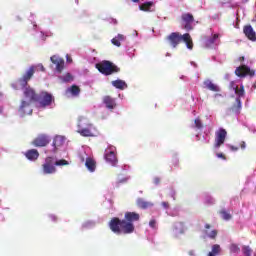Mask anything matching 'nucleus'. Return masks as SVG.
I'll return each instance as SVG.
<instances>
[{
    "label": "nucleus",
    "mask_w": 256,
    "mask_h": 256,
    "mask_svg": "<svg viewBox=\"0 0 256 256\" xmlns=\"http://www.w3.org/2000/svg\"><path fill=\"white\" fill-rule=\"evenodd\" d=\"M141 219L137 212H125L124 219L113 217L109 222V228L116 235H131L135 233V222Z\"/></svg>",
    "instance_id": "nucleus-1"
},
{
    "label": "nucleus",
    "mask_w": 256,
    "mask_h": 256,
    "mask_svg": "<svg viewBox=\"0 0 256 256\" xmlns=\"http://www.w3.org/2000/svg\"><path fill=\"white\" fill-rule=\"evenodd\" d=\"M35 66H30L29 69L22 75L21 78L18 79V83L23 89V95L26 101H30L32 103H37L39 99V94L35 91V89L29 86V82L33 79L35 75Z\"/></svg>",
    "instance_id": "nucleus-2"
},
{
    "label": "nucleus",
    "mask_w": 256,
    "mask_h": 256,
    "mask_svg": "<svg viewBox=\"0 0 256 256\" xmlns=\"http://www.w3.org/2000/svg\"><path fill=\"white\" fill-rule=\"evenodd\" d=\"M166 41L173 49H176L180 43L184 42L187 49H190V51L193 50V38H191V34L189 33L181 34L179 32H172L166 37Z\"/></svg>",
    "instance_id": "nucleus-3"
},
{
    "label": "nucleus",
    "mask_w": 256,
    "mask_h": 256,
    "mask_svg": "<svg viewBox=\"0 0 256 256\" xmlns=\"http://www.w3.org/2000/svg\"><path fill=\"white\" fill-rule=\"evenodd\" d=\"M93 129H95V127L89 118L85 116L78 117L77 133H79L81 137H93Z\"/></svg>",
    "instance_id": "nucleus-4"
},
{
    "label": "nucleus",
    "mask_w": 256,
    "mask_h": 256,
    "mask_svg": "<svg viewBox=\"0 0 256 256\" xmlns=\"http://www.w3.org/2000/svg\"><path fill=\"white\" fill-rule=\"evenodd\" d=\"M96 69L99 71V73H102V75L106 76L113 75V73H119V71H121V68L109 60H104L100 63H97Z\"/></svg>",
    "instance_id": "nucleus-5"
},
{
    "label": "nucleus",
    "mask_w": 256,
    "mask_h": 256,
    "mask_svg": "<svg viewBox=\"0 0 256 256\" xmlns=\"http://www.w3.org/2000/svg\"><path fill=\"white\" fill-rule=\"evenodd\" d=\"M36 103H38V107H40V109H45L47 107H51V105L55 103V97H53V94L49 92L42 91L38 94Z\"/></svg>",
    "instance_id": "nucleus-6"
},
{
    "label": "nucleus",
    "mask_w": 256,
    "mask_h": 256,
    "mask_svg": "<svg viewBox=\"0 0 256 256\" xmlns=\"http://www.w3.org/2000/svg\"><path fill=\"white\" fill-rule=\"evenodd\" d=\"M42 171L44 175H53L54 173H57L54 157L48 156L45 158V162L42 164Z\"/></svg>",
    "instance_id": "nucleus-7"
},
{
    "label": "nucleus",
    "mask_w": 256,
    "mask_h": 256,
    "mask_svg": "<svg viewBox=\"0 0 256 256\" xmlns=\"http://www.w3.org/2000/svg\"><path fill=\"white\" fill-rule=\"evenodd\" d=\"M195 22V17L191 13H183L181 15V25L185 31H193V23Z\"/></svg>",
    "instance_id": "nucleus-8"
},
{
    "label": "nucleus",
    "mask_w": 256,
    "mask_h": 256,
    "mask_svg": "<svg viewBox=\"0 0 256 256\" xmlns=\"http://www.w3.org/2000/svg\"><path fill=\"white\" fill-rule=\"evenodd\" d=\"M235 75L240 78L247 77V75H249V77H254L255 70H251V68H249L247 65H240L236 68Z\"/></svg>",
    "instance_id": "nucleus-9"
},
{
    "label": "nucleus",
    "mask_w": 256,
    "mask_h": 256,
    "mask_svg": "<svg viewBox=\"0 0 256 256\" xmlns=\"http://www.w3.org/2000/svg\"><path fill=\"white\" fill-rule=\"evenodd\" d=\"M215 135L216 137H215L214 147L215 149H219V147H221V145L225 143V139H227V130H225L224 128H220L215 133Z\"/></svg>",
    "instance_id": "nucleus-10"
},
{
    "label": "nucleus",
    "mask_w": 256,
    "mask_h": 256,
    "mask_svg": "<svg viewBox=\"0 0 256 256\" xmlns=\"http://www.w3.org/2000/svg\"><path fill=\"white\" fill-rule=\"evenodd\" d=\"M50 139L47 134H39L33 141L32 145L34 147H47V144L50 143Z\"/></svg>",
    "instance_id": "nucleus-11"
},
{
    "label": "nucleus",
    "mask_w": 256,
    "mask_h": 256,
    "mask_svg": "<svg viewBox=\"0 0 256 256\" xmlns=\"http://www.w3.org/2000/svg\"><path fill=\"white\" fill-rule=\"evenodd\" d=\"M51 63L55 65V70L57 73H63V69H65V60L57 55H53L50 58Z\"/></svg>",
    "instance_id": "nucleus-12"
},
{
    "label": "nucleus",
    "mask_w": 256,
    "mask_h": 256,
    "mask_svg": "<svg viewBox=\"0 0 256 256\" xmlns=\"http://www.w3.org/2000/svg\"><path fill=\"white\" fill-rule=\"evenodd\" d=\"M31 103L33 102L29 100H22L18 109L19 113H21V115H32L33 108H31Z\"/></svg>",
    "instance_id": "nucleus-13"
},
{
    "label": "nucleus",
    "mask_w": 256,
    "mask_h": 256,
    "mask_svg": "<svg viewBox=\"0 0 256 256\" xmlns=\"http://www.w3.org/2000/svg\"><path fill=\"white\" fill-rule=\"evenodd\" d=\"M243 33H244L245 37H247V39H249V41H252V42L256 41V32L253 29V26H251V24L245 25L243 27Z\"/></svg>",
    "instance_id": "nucleus-14"
},
{
    "label": "nucleus",
    "mask_w": 256,
    "mask_h": 256,
    "mask_svg": "<svg viewBox=\"0 0 256 256\" xmlns=\"http://www.w3.org/2000/svg\"><path fill=\"white\" fill-rule=\"evenodd\" d=\"M102 101L105 107L108 108L110 111H113V109L117 108V102L115 98L111 96H104Z\"/></svg>",
    "instance_id": "nucleus-15"
},
{
    "label": "nucleus",
    "mask_w": 256,
    "mask_h": 256,
    "mask_svg": "<svg viewBox=\"0 0 256 256\" xmlns=\"http://www.w3.org/2000/svg\"><path fill=\"white\" fill-rule=\"evenodd\" d=\"M104 158L107 161V163H111L113 167H115V165H117V154L115 153V151H113V150L107 151L106 150Z\"/></svg>",
    "instance_id": "nucleus-16"
},
{
    "label": "nucleus",
    "mask_w": 256,
    "mask_h": 256,
    "mask_svg": "<svg viewBox=\"0 0 256 256\" xmlns=\"http://www.w3.org/2000/svg\"><path fill=\"white\" fill-rule=\"evenodd\" d=\"M235 95H237L236 103L238 105V109H241V97H245V86L241 85L239 87H234Z\"/></svg>",
    "instance_id": "nucleus-17"
},
{
    "label": "nucleus",
    "mask_w": 256,
    "mask_h": 256,
    "mask_svg": "<svg viewBox=\"0 0 256 256\" xmlns=\"http://www.w3.org/2000/svg\"><path fill=\"white\" fill-rule=\"evenodd\" d=\"M52 145L54 147L53 152L57 153V149H59V147H63V145H65V137L56 136L53 140Z\"/></svg>",
    "instance_id": "nucleus-18"
},
{
    "label": "nucleus",
    "mask_w": 256,
    "mask_h": 256,
    "mask_svg": "<svg viewBox=\"0 0 256 256\" xmlns=\"http://www.w3.org/2000/svg\"><path fill=\"white\" fill-rule=\"evenodd\" d=\"M25 157H27L29 161H37V159H39V151H37V149L28 150L25 153Z\"/></svg>",
    "instance_id": "nucleus-19"
},
{
    "label": "nucleus",
    "mask_w": 256,
    "mask_h": 256,
    "mask_svg": "<svg viewBox=\"0 0 256 256\" xmlns=\"http://www.w3.org/2000/svg\"><path fill=\"white\" fill-rule=\"evenodd\" d=\"M112 85L115 89H120V91L127 89V83L121 79L112 81Z\"/></svg>",
    "instance_id": "nucleus-20"
},
{
    "label": "nucleus",
    "mask_w": 256,
    "mask_h": 256,
    "mask_svg": "<svg viewBox=\"0 0 256 256\" xmlns=\"http://www.w3.org/2000/svg\"><path fill=\"white\" fill-rule=\"evenodd\" d=\"M204 87L209 91H214L215 93H218V91H220L219 86L213 84L211 80L204 81Z\"/></svg>",
    "instance_id": "nucleus-21"
},
{
    "label": "nucleus",
    "mask_w": 256,
    "mask_h": 256,
    "mask_svg": "<svg viewBox=\"0 0 256 256\" xmlns=\"http://www.w3.org/2000/svg\"><path fill=\"white\" fill-rule=\"evenodd\" d=\"M137 205L140 209H149V207H153V203L144 201L141 198L137 200Z\"/></svg>",
    "instance_id": "nucleus-22"
},
{
    "label": "nucleus",
    "mask_w": 256,
    "mask_h": 256,
    "mask_svg": "<svg viewBox=\"0 0 256 256\" xmlns=\"http://www.w3.org/2000/svg\"><path fill=\"white\" fill-rule=\"evenodd\" d=\"M121 41H125V36L123 34H118L111 40L112 45H115L116 47H121Z\"/></svg>",
    "instance_id": "nucleus-23"
},
{
    "label": "nucleus",
    "mask_w": 256,
    "mask_h": 256,
    "mask_svg": "<svg viewBox=\"0 0 256 256\" xmlns=\"http://www.w3.org/2000/svg\"><path fill=\"white\" fill-rule=\"evenodd\" d=\"M221 253V245L219 244H214L212 246V251L208 253V256H216Z\"/></svg>",
    "instance_id": "nucleus-24"
},
{
    "label": "nucleus",
    "mask_w": 256,
    "mask_h": 256,
    "mask_svg": "<svg viewBox=\"0 0 256 256\" xmlns=\"http://www.w3.org/2000/svg\"><path fill=\"white\" fill-rule=\"evenodd\" d=\"M68 91L73 95L74 97H78V95L81 93V88L77 85H72Z\"/></svg>",
    "instance_id": "nucleus-25"
},
{
    "label": "nucleus",
    "mask_w": 256,
    "mask_h": 256,
    "mask_svg": "<svg viewBox=\"0 0 256 256\" xmlns=\"http://www.w3.org/2000/svg\"><path fill=\"white\" fill-rule=\"evenodd\" d=\"M87 169H89L91 171V173H93V171H95V160L91 159V158H87L86 159V163H85Z\"/></svg>",
    "instance_id": "nucleus-26"
},
{
    "label": "nucleus",
    "mask_w": 256,
    "mask_h": 256,
    "mask_svg": "<svg viewBox=\"0 0 256 256\" xmlns=\"http://www.w3.org/2000/svg\"><path fill=\"white\" fill-rule=\"evenodd\" d=\"M54 165L55 167H63L65 165H69V162L65 159L55 160L54 158Z\"/></svg>",
    "instance_id": "nucleus-27"
},
{
    "label": "nucleus",
    "mask_w": 256,
    "mask_h": 256,
    "mask_svg": "<svg viewBox=\"0 0 256 256\" xmlns=\"http://www.w3.org/2000/svg\"><path fill=\"white\" fill-rule=\"evenodd\" d=\"M153 7V2H146L140 5V11H149Z\"/></svg>",
    "instance_id": "nucleus-28"
},
{
    "label": "nucleus",
    "mask_w": 256,
    "mask_h": 256,
    "mask_svg": "<svg viewBox=\"0 0 256 256\" xmlns=\"http://www.w3.org/2000/svg\"><path fill=\"white\" fill-rule=\"evenodd\" d=\"M217 39H219V34H214L212 38H210L206 41L207 47H211V45H214V43H215V41H217Z\"/></svg>",
    "instance_id": "nucleus-29"
},
{
    "label": "nucleus",
    "mask_w": 256,
    "mask_h": 256,
    "mask_svg": "<svg viewBox=\"0 0 256 256\" xmlns=\"http://www.w3.org/2000/svg\"><path fill=\"white\" fill-rule=\"evenodd\" d=\"M242 252L245 256H251V253H253V249H251L250 246H243Z\"/></svg>",
    "instance_id": "nucleus-30"
},
{
    "label": "nucleus",
    "mask_w": 256,
    "mask_h": 256,
    "mask_svg": "<svg viewBox=\"0 0 256 256\" xmlns=\"http://www.w3.org/2000/svg\"><path fill=\"white\" fill-rule=\"evenodd\" d=\"M61 79L64 83H69L73 81V75H71V73H66Z\"/></svg>",
    "instance_id": "nucleus-31"
},
{
    "label": "nucleus",
    "mask_w": 256,
    "mask_h": 256,
    "mask_svg": "<svg viewBox=\"0 0 256 256\" xmlns=\"http://www.w3.org/2000/svg\"><path fill=\"white\" fill-rule=\"evenodd\" d=\"M229 249H230V252L232 253H241V248H239V245L237 244H231Z\"/></svg>",
    "instance_id": "nucleus-32"
},
{
    "label": "nucleus",
    "mask_w": 256,
    "mask_h": 256,
    "mask_svg": "<svg viewBox=\"0 0 256 256\" xmlns=\"http://www.w3.org/2000/svg\"><path fill=\"white\" fill-rule=\"evenodd\" d=\"M220 215L222 216V219H224L225 221H229V219H231V214H229V212L225 210H221Z\"/></svg>",
    "instance_id": "nucleus-33"
},
{
    "label": "nucleus",
    "mask_w": 256,
    "mask_h": 256,
    "mask_svg": "<svg viewBox=\"0 0 256 256\" xmlns=\"http://www.w3.org/2000/svg\"><path fill=\"white\" fill-rule=\"evenodd\" d=\"M195 128L196 129H203V122H201V119L197 118L194 120Z\"/></svg>",
    "instance_id": "nucleus-34"
},
{
    "label": "nucleus",
    "mask_w": 256,
    "mask_h": 256,
    "mask_svg": "<svg viewBox=\"0 0 256 256\" xmlns=\"http://www.w3.org/2000/svg\"><path fill=\"white\" fill-rule=\"evenodd\" d=\"M218 231L217 230H212L209 234H208V237L210 239H217V235H218Z\"/></svg>",
    "instance_id": "nucleus-35"
},
{
    "label": "nucleus",
    "mask_w": 256,
    "mask_h": 256,
    "mask_svg": "<svg viewBox=\"0 0 256 256\" xmlns=\"http://www.w3.org/2000/svg\"><path fill=\"white\" fill-rule=\"evenodd\" d=\"M149 227H151L152 229H155V227H157V220L155 219L150 220Z\"/></svg>",
    "instance_id": "nucleus-36"
},
{
    "label": "nucleus",
    "mask_w": 256,
    "mask_h": 256,
    "mask_svg": "<svg viewBox=\"0 0 256 256\" xmlns=\"http://www.w3.org/2000/svg\"><path fill=\"white\" fill-rule=\"evenodd\" d=\"M229 149H230V151H239V147H236L233 145H229Z\"/></svg>",
    "instance_id": "nucleus-37"
},
{
    "label": "nucleus",
    "mask_w": 256,
    "mask_h": 256,
    "mask_svg": "<svg viewBox=\"0 0 256 256\" xmlns=\"http://www.w3.org/2000/svg\"><path fill=\"white\" fill-rule=\"evenodd\" d=\"M246 147H247V144L245 143V141H241L240 142V148L241 149H246Z\"/></svg>",
    "instance_id": "nucleus-38"
},
{
    "label": "nucleus",
    "mask_w": 256,
    "mask_h": 256,
    "mask_svg": "<svg viewBox=\"0 0 256 256\" xmlns=\"http://www.w3.org/2000/svg\"><path fill=\"white\" fill-rule=\"evenodd\" d=\"M161 205L164 209H169V202H162Z\"/></svg>",
    "instance_id": "nucleus-39"
},
{
    "label": "nucleus",
    "mask_w": 256,
    "mask_h": 256,
    "mask_svg": "<svg viewBox=\"0 0 256 256\" xmlns=\"http://www.w3.org/2000/svg\"><path fill=\"white\" fill-rule=\"evenodd\" d=\"M230 87H231V89H233V91H235V87H239V86H237V85H235V82H230Z\"/></svg>",
    "instance_id": "nucleus-40"
},
{
    "label": "nucleus",
    "mask_w": 256,
    "mask_h": 256,
    "mask_svg": "<svg viewBox=\"0 0 256 256\" xmlns=\"http://www.w3.org/2000/svg\"><path fill=\"white\" fill-rule=\"evenodd\" d=\"M217 157H219V159H227L225 156H224V154L223 153H218L217 154Z\"/></svg>",
    "instance_id": "nucleus-41"
},
{
    "label": "nucleus",
    "mask_w": 256,
    "mask_h": 256,
    "mask_svg": "<svg viewBox=\"0 0 256 256\" xmlns=\"http://www.w3.org/2000/svg\"><path fill=\"white\" fill-rule=\"evenodd\" d=\"M154 183H155L156 185H159V183H160L159 178H155V179H154Z\"/></svg>",
    "instance_id": "nucleus-42"
},
{
    "label": "nucleus",
    "mask_w": 256,
    "mask_h": 256,
    "mask_svg": "<svg viewBox=\"0 0 256 256\" xmlns=\"http://www.w3.org/2000/svg\"><path fill=\"white\" fill-rule=\"evenodd\" d=\"M239 61H240V62L245 61V56H241V57L239 58Z\"/></svg>",
    "instance_id": "nucleus-43"
},
{
    "label": "nucleus",
    "mask_w": 256,
    "mask_h": 256,
    "mask_svg": "<svg viewBox=\"0 0 256 256\" xmlns=\"http://www.w3.org/2000/svg\"><path fill=\"white\" fill-rule=\"evenodd\" d=\"M40 68H41V71H45V67L43 66V64H40Z\"/></svg>",
    "instance_id": "nucleus-44"
},
{
    "label": "nucleus",
    "mask_w": 256,
    "mask_h": 256,
    "mask_svg": "<svg viewBox=\"0 0 256 256\" xmlns=\"http://www.w3.org/2000/svg\"><path fill=\"white\" fill-rule=\"evenodd\" d=\"M205 229H211V226L209 224H205Z\"/></svg>",
    "instance_id": "nucleus-45"
},
{
    "label": "nucleus",
    "mask_w": 256,
    "mask_h": 256,
    "mask_svg": "<svg viewBox=\"0 0 256 256\" xmlns=\"http://www.w3.org/2000/svg\"><path fill=\"white\" fill-rule=\"evenodd\" d=\"M189 255L195 256V254L193 253V251H190V252H189Z\"/></svg>",
    "instance_id": "nucleus-46"
},
{
    "label": "nucleus",
    "mask_w": 256,
    "mask_h": 256,
    "mask_svg": "<svg viewBox=\"0 0 256 256\" xmlns=\"http://www.w3.org/2000/svg\"><path fill=\"white\" fill-rule=\"evenodd\" d=\"M133 1V3H139V1H141V0H132Z\"/></svg>",
    "instance_id": "nucleus-47"
},
{
    "label": "nucleus",
    "mask_w": 256,
    "mask_h": 256,
    "mask_svg": "<svg viewBox=\"0 0 256 256\" xmlns=\"http://www.w3.org/2000/svg\"><path fill=\"white\" fill-rule=\"evenodd\" d=\"M253 87H254V89H256V85L255 84L253 85Z\"/></svg>",
    "instance_id": "nucleus-48"
},
{
    "label": "nucleus",
    "mask_w": 256,
    "mask_h": 256,
    "mask_svg": "<svg viewBox=\"0 0 256 256\" xmlns=\"http://www.w3.org/2000/svg\"><path fill=\"white\" fill-rule=\"evenodd\" d=\"M67 61H71V59L67 58Z\"/></svg>",
    "instance_id": "nucleus-49"
},
{
    "label": "nucleus",
    "mask_w": 256,
    "mask_h": 256,
    "mask_svg": "<svg viewBox=\"0 0 256 256\" xmlns=\"http://www.w3.org/2000/svg\"><path fill=\"white\" fill-rule=\"evenodd\" d=\"M12 87H14V89H15V85H12Z\"/></svg>",
    "instance_id": "nucleus-50"
},
{
    "label": "nucleus",
    "mask_w": 256,
    "mask_h": 256,
    "mask_svg": "<svg viewBox=\"0 0 256 256\" xmlns=\"http://www.w3.org/2000/svg\"><path fill=\"white\" fill-rule=\"evenodd\" d=\"M12 87H14V89H15V85H12Z\"/></svg>",
    "instance_id": "nucleus-51"
}]
</instances>
